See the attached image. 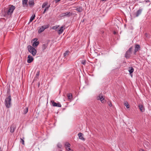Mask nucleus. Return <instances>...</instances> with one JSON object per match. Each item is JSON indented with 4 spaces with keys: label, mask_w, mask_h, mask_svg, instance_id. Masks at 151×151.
Returning a JSON list of instances; mask_svg holds the SVG:
<instances>
[{
    "label": "nucleus",
    "mask_w": 151,
    "mask_h": 151,
    "mask_svg": "<svg viewBox=\"0 0 151 151\" xmlns=\"http://www.w3.org/2000/svg\"><path fill=\"white\" fill-rule=\"evenodd\" d=\"M37 38H35L33 39V40L35 41H36L37 40Z\"/></svg>",
    "instance_id": "obj_41"
},
{
    "label": "nucleus",
    "mask_w": 151,
    "mask_h": 151,
    "mask_svg": "<svg viewBox=\"0 0 151 151\" xmlns=\"http://www.w3.org/2000/svg\"><path fill=\"white\" fill-rule=\"evenodd\" d=\"M28 60H27V62L28 63H30L32 62L34 60V58L31 55H28Z\"/></svg>",
    "instance_id": "obj_12"
},
{
    "label": "nucleus",
    "mask_w": 151,
    "mask_h": 151,
    "mask_svg": "<svg viewBox=\"0 0 151 151\" xmlns=\"http://www.w3.org/2000/svg\"><path fill=\"white\" fill-rule=\"evenodd\" d=\"M124 104L126 107L127 108H129V105L127 101H126L124 103Z\"/></svg>",
    "instance_id": "obj_24"
},
{
    "label": "nucleus",
    "mask_w": 151,
    "mask_h": 151,
    "mask_svg": "<svg viewBox=\"0 0 151 151\" xmlns=\"http://www.w3.org/2000/svg\"><path fill=\"white\" fill-rule=\"evenodd\" d=\"M75 10H76V11H78L79 12H80L83 10V9H82V7L81 6H79L76 8L75 9Z\"/></svg>",
    "instance_id": "obj_21"
},
{
    "label": "nucleus",
    "mask_w": 151,
    "mask_h": 151,
    "mask_svg": "<svg viewBox=\"0 0 151 151\" xmlns=\"http://www.w3.org/2000/svg\"><path fill=\"white\" fill-rule=\"evenodd\" d=\"M40 71H38L37 72L36 75L37 77H38L39 76V75H40Z\"/></svg>",
    "instance_id": "obj_35"
},
{
    "label": "nucleus",
    "mask_w": 151,
    "mask_h": 151,
    "mask_svg": "<svg viewBox=\"0 0 151 151\" xmlns=\"http://www.w3.org/2000/svg\"><path fill=\"white\" fill-rule=\"evenodd\" d=\"M28 50L29 52L32 54L33 56H35L37 53V50L35 48L30 45L27 46Z\"/></svg>",
    "instance_id": "obj_3"
},
{
    "label": "nucleus",
    "mask_w": 151,
    "mask_h": 151,
    "mask_svg": "<svg viewBox=\"0 0 151 151\" xmlns=\"http://www.w3.org/2000/svg\"><path fill=\"white\" fill-rule=\"evenodd\" d=\"M28 0H22V6L24 7H28V4H27Z\"/></svg>",
    "instance_id": "obj_13"
},
{
    "label": "nucleus",
    "mask_w": 151,
    "mask_h": 151,
    "mask_svg": "<svg viewBox=\"0 0 151 151\" xmlns=\"http://www.w3.org/2000/svg\"><path fill=\"white\" fill-rule=\"evenodd\" d=\"M142 10V9H138L137 12L134 14V17H138L141 13Z\"/></svg>",
    "instance_id": "obj_9"
},
{
    "label": "nucleus",
    "mask_w": 151,
    "mask_h": 151,
    "mask_svg": "<svg viewBox=\"0 0 151 151\" xmlns=\"http://www.w3.org/2000/svg\"><path fill=\"white\" fill-rule=\"evenodd\" d=\"M106 0H101V1H106Z\"/></svg>",
    "instance_id": "obj_45"
},
{
    "label": "nucleus",
    "mask_w": 151,
    "mask_h": 151,
    "mask_svg": "<svg viewBox=\"0 0 151 151\" xmlns=\"http://www.w3.org/2000/svg\"><path fill=\"white\" fill-rule=\"evenodd\" d=\"M50 7V5H49V6H47V7H48V9H49V8Z\"/></svg>",
    "instance_id": "obj_43"
},
{
    "label": "nucleus",
    "mask_w": 151,
    "mask_h": 151,
    "mask_svg": "<svg viewBox=\"0 0 151 151\" xmlns=\"http://www.w3.org/2000/svg\"><path fill=\"white\" fill-rule=\"evenodd\" d=\"M66 149L67 150H68V151H73L72 150H71L70 147H68V148L67 147V148Z\"/></svg>",
    "instance_id": "obj_36"
},
{
    "label": "nucleus",
    "mask_w": 151,
    "mask_h": 151,
    "mask_svg": "<svg viewBox=\"0 0 151 151\" xmlns=\"http://www.w3.org/2000/svg\"><path fill=\"white\" fill-rule=\"evenodd\" d=\"M102 94H101L97 97V99L98 100H100L102 103H104L105 101L104 97L102 95H101Z\"/></svg>",
    "instance_id": "obj_8"
},
{
    "label": "nucleus",
    "mask_w": 151,
    "mask_h": 151,
    "mask_svg": "<svg viewBox=\"0 0 151 151\" xmlns=\"http://www.w3.org/2000/svg\"><path fill=\"white\" fill-rule=\"evenodd\" d=\"M51 102L53 106H56L59 107H61V105L60 103H56L53 100H51Z\"/></svg>",
    "instance_id": "obj_7"
},
{
    "label": "nucleus",
    "mask_w": 151,
    "mask_h": 151,
    "mask_svg": "<svg viewBox=\"0 0 151 151\" xmlns=\"http://www.w3.org/2000/svg\"><path fill=\"white\" fill-rule=\"evenodd\" d=\"M65 13V16L69 17L73 15V13L70 12H67Z\"/></svg>",
    "instance_id": "obj_18"
},
{
    "label": "nucleus",
    "mask_w": 151,
    "mask_h": 151,
    "mask_svg": "<svg viewBox=\"0 0 151 151\" xmlns=\"http://www.w3.org/2000/svg\"><path fill=\"white\" fill-rule=\"evenodd\" d=\"M78 135L79 137V138L80 139H81L83 141L85 140V139L83 137V134L82 133L80 132L78 134Z\"/></svg>",
    "instance_id": "obj_17"
},
{
    "label": "nucleus",
    "mask_w": 151,
    "mask_h": 151,
    "mask_svg": "<svg viewBox=\"0 0 151 151\" xmlns=\"http://www.w3.org/2000/svg\"><path fill=\"white\" fill-rule=\"evenodd\" d=\"M28 4L31 8H32L34 6L35 3L34 1L33 0H29L28 1Z\"/></svg>",
    "instance_id": "obj_15"
},
{
    "label": "nucleus",
    "mask_w": 151,
    "mask_h": 151,
    "mask_svg": "<svg viewBox=\"0 0 151 151\" xmlns=\"http://www.w3.org/2000/svg\"><path fill=\"white\" fill-rule=\"evenodd\" d=\"M132 49L133 47L131 46L129 48L128 50L126 52L125 54V57L126 59H129L130 58Z\"/></svg>",
    "instance_id": "obj_4"
},
{
    "label": "nucleus",
    "mask_w": 151,
    "mask_h": 151,
    "mask_svg": "<svg viewBox=\"0 0 151 151\" xmlns=\"http://www.w3.org/2000/svg\"><path fill=\"white\" fill-rule=\"evenodd\" d=\"M11 96L10 94L7 98H6L5 101V104L6 107L7 108H9L10 107L11 105Z\"/></svg>",
    "instance_id": "obj_2"
},
{
    "label": "nucleus",
    "mask_w": 151,
    "mask_h": 151,
    "mask_svg": "<svg viewBox=\"0 0 151 151\" xmlns=\"http://www.w3.org/2000/svg\"><path fill=\"white\" fill-rule=\"evenodd\" d=\"M28 109L27 107H26L25 109H24V114H26L28 111Z\"/></svg>",
    "instance_id": "obj_25"
},
{
    "label": "nucleus",
    "mask_w": 151,
    "mask_h": 151,
    "mask_svg": "<svg viewBox=\"0 0 151 151\" xmlns=\"http://www.w3.org/2000/svg\"><path fill=\"white\" fill-rule=\"evenodd\" d=\"M9 89H8L7 91V93H9Z\"/></svg>",
    "instance_id": "obj_44"
},
{
    "label": "nucleus",
    "mask_w": 151,
    "mask_h": 151,
    "mask_svg": "<svg viewBox=\"0 0 151 151\" xmlns=\"http://www.w3.org/2000/svg\"><path fill=\"white\" fill-rule=\"evenodd\" d=\"M48 3L47 2H45L43 4L42 6V8H44L46 6H47V5Z\"/></svg>",
    "instance_id": "obj_26"
},
{
    "label": "nucleus",
    "mask_w": 151,
    "mask_h": 151,
    "mask_svg": "<svg viewBox=\"0 0 151 151\" xmlns=\"http://www.w3.org/2000/svg\"><path fill=\"white\" fill-rule=\"evenodd\" d=\"M48 46V42H46L45 43L43 44L42 46V51L44 52H45V50L47 48Z\"/></svg>",
    "instance_id": "obj_10"
},
{
    "label": "nucleus",
    "mask_w": 151,
    "mask_h": 151,
    "mask_svg": "<svg viewBox=\"0 0 151 151\" xmlns=\"http://www.w3.org/2000/svg\"><path fill=\"white\" fill-rule=\"evenodd\" d=\"M65 145L66 147H70V144L68 142L66 143Z\"/></svg>",
    "instance_id": "obj_28"
},
{
    "label": "nucleus",
    "mask_w": 151,
    "mask_h": 151,
    "mask_svg": "<svg viewBox=\"0 0 151 151\" xmlns=\"http://www.w3.org/2000/svg\"><path fill=\"white\" fill-rule=\"evenodd\" d=\"M60 17H63L65 16V13H62L60 15Z\"/></svg>",
    "instance_id": "obj_33"
},
{
    "label": "nucleus",
    "mask_w": 151,
    "mask_h": 151,
    "mask_svg": "<svg viewBox=\"0 0 151 151\" xmlns=\"http://www.w3.org/2000/svg\"><path fill=\"white\" fill-rule=\"evenodd\" d=\"M86 60H82V62H81V63L82 64L85 65L86 64Z\"/></svg>",
    "instance_id": "obj_30"
},
{
    "label": "nucleus",
    "mask_w": 151,
    "mask_h": 151,
    "mask_svg": "<svg viewBox=\"0 0 151 151\" xmlns=\"http://www.w3.org/2000/svg\"><path fill=\"white\" fill-rule=\"evenodd\" d=\"M24 139V137L23 138V139H22V138H20V142L23 145H24V139Z\"/></svg>",
    "instance_id": "obj_27"
},
{
    "label": "nucleus",
    "mask_w": 151,
    "mask_h": 151,
    "mask_svg": "<svg viewBox=\"0 0 151 151\" xmlns=\"http://www.w3.org/2000/svg\"><path fill=\"white\" fill-rule=\"evenodd\" d=\"M48 10V7H46L45 9H44V10L43 13V14H44L45 13V12L47 11Z\"/></svg>",
    "instance_id": "obj_32"
},
{
    "label": "nucleus",
    "mask_w": 151,
    "mask_h": 151,
    "mask_svg": "<svg viewBox=\"0 0 151 151\" xmlns=\"http://www.w3.org/2000/svg\"><path fill=\"white\" fill-rule=\"evenodd\" d=\"M139 108L141 112H143L145 111V109L143 105L141 104H139L138 105Z\"/></svg>",
    "instance_id": "obj_14"
},
{
    "label": "nucleus",
    "mask_w": 151,
    "mask_h": 151,
    "mask_svg": "<svg viewBox=\"0 0 151 151\" xmlns=\"http://www.w3.org/2000/svg\"><path fill=\"white\" fill-rule=\"evenodd\" d=\"M0 151H2V150H1V147H0Z\"/></svg>",
    "instance_id": "obj_46"
},
{
    "label": "nucleus",
    "mask_w": 151,
    "mask_h": 151,
    "mask_svg": "<svg viewBox=\"0 0 151 151\" xmlns=\"http://www.w3.org/2000/svg\"><path fill=\"white\" fill-rule=\"evenodd\" d=\"M60 151H62V150H60Z\"/></svg>",
    "instance_id": "obj_49"
},
{
    "label": "nucleus",
    "mask_w": 151,
    "mask_h": 151,
    "mask_svg": "<svg viewBox=\"0 0 151 151\" xmlns=\"http://www.w3.org/2000/svg\"><path fill=\"white\" fill-rule=\"evenodd\" d=\"M35 14H34V15L33 14L32 15V16L31 17L30 19L29 23L30 22H32L34 20V19L35 18Z\"/></svg>",
    "instance_id": "obj_23"
},
{
    "label": "nucleus",
    "mask_w": 151,
    "mask_h": 151,
    "mask_svg": "<svg viewBox=\"0 0 151 151\" xmlns=\"http://www.w3.org/2000/svg\"><path fill=\"white\" fill-rule=\"evenodd\" d=\"M39 85H40V83H39V84H38V86H39Z\"/></svg>",
    "instance_id": "obj_47"
},
{
    "label": "nucleus",
    "mask_w": 151,
    "mask_h": 151,
    "mask_svg": "<svg viewBox=\"0 0 151 151\" xmlns=\"http://www.w3.org/2000/svg\"><path fill=\"white\" fill-rule=\"evenodd\" d=\"M61 0H55L56 3H57L60 1Z\"/></svg>",
    "instance_id": "obj_38"
},
{
    "label": "nucleus",
    "mask_w": 151,
    "mask_h": 151,
    "mask_svg": "<svg viewBox=\"0 0 151 151\" xmlns=\"http://www.w3.org/2000/svg\"><path fill=\"white\" fill-rule=\"evenodd\" d=\"M139 151H144V150L143 149H141L139 150Z\"/></svg>",
    "instance_id": "obj_42"
},
{
    "label": "nucleus",
    "mask_w": 151,
    "mask_h": 151,
    "mask_svg": "<svg viewBox=\"0 0 151 151\" xmlns=\"http://www.w3.org/2000/svg\"><path fill=\"white\" fill-rule=\"evenodd\" d=\"M39 44V41H35L32 44L33 47H37Z\"/></svg>",
    "instance_id": "obj_20"
},
{
    "label": "nucleus",
    "mask_w": 151,
    "mask_h": 151,
    "mask_svg": "<svg viewBox=\"0 0 151 151\" xmlns=\"http://www.w3.org/2000/svg\"><path fill=\"white\" fill-rule=\"evenodd\" d=\"M50 24H48L47 25H45L42 26L40 28L38 31V32L39 33H40L43 32L44 30L47 28H49L50 27Z\"/></svg>",
    "instance_id": "obj_5"
},
{
    "label": "nucleus",
    "mask_w": 151,
    "mask_h": 151,
    "mask_svg": "<svg viewBox=\"0 0 151 151\" xmlns=\"http://www.w3.org/2000/svg\"><path fill=\"white\" fill-rule=\"evenodd\" d=\"M141 47L138 44L135 45V49L134 52V55H136L137 52L140 50Z\"/></svg>",
    "instance_id": "obj_6"
},
{
    "label": "nucleus",
    "mask_w": 151,
    "mask_h": 151,
    "mask_svg": "<svg viewBox=\"0 0 151 151\" xmlns=\"http://www.w3.org/2000/svg\"><path fill=\"white\" fill-rule=\"evenodd\" d=\"M57 146L59 148H61L62 147V145L61 144H58V145H57Z\"/></svg>",
    "instance_id": "obj_34"
},
{
    "label": "nucleus",
    "mask_w": 151,
    "mask_h": 151,
    "mask_svg": "<svg viewBox=\"0 0 151 151\" xmlns=\"http://www.w3.org/2000/svg\"><path fill=\"white\" fill-rule=\"evenodd\" d=\"M68 51H66L65 53L64 54V57H65L67 55H68Z\"/></svg>",
    "instance_id": "obj_29"
},
{
    "label": "nucleus",
    "mask_w": 151,
    "mask_h": 151,
    "mask_svg": "<svg viewBox=\"0 0 151 151\" xmlns=\"http://www.w3.org/2000/svg\"><path fill=\"white\" fill-rule=\"evenodd\" d=\"M64 26H62L60 28V29L58 30V33L60 35L63 32V27H64Z\"/></svg>",
    "instance_id": "obj_19"
},
{
    "label": "nucleus",
    "mask_w": 151,
    "mask_h": 151,
    "mask_svg": "<svg viewBox=\"0 0 151 151\" xmlns=\"http://www.w3.org/2000/svg\"><path fill=\"white\" fill-rule=\"evenodd\" d=\"M67 97L69 100H71L73 98L72 94L71 93H69L67 94Z\"/></svg>",
    "instance_id": "obj_22"
},
{
    "label": "nucleus",
    "mask_w": 151,
    "mask_h": 151,
    "mask_svg": "<svg viewBox=\"0 0 151 151\" xmlns=\"http://www.w3.org/2000/svg\"><path fill=\"white\" fill-rule=\"evenodd\" d=\"M84 20H83V22H84Z\"/></svg>",
    "instance_id": "obj_48"
},
{
    "label": "nucleus",
    "mask_w": 151,
    "mask_h": 151,
    "mask_svg": "<svg viewBox=\"0 0 151 151\" xmlns=\"http://www.w3.org/2000/svg\"><path fill=\"white\" fill-rule=\"evenodd\" d=\"M145 1L146 2H150V1L149 0H145Z\"/></svg>",
    "instance_id": "obj_40"
},
{
    "label": "nucleus",
    "mask_w": 151,
    "mask_h": 151,
    "mask_svg": "<svg viewBox=\"0 0 151 151\" xmlns=\"http://www.w3.org/2000/svg\"><path fill=\"white\" fill-rule=\"evenodd\" d=\"M58 27L56 26H55L54 27H53V28L54 29H56L58 28Z\"/></svg>",
    "instance_id": "obj_37"
},
{
    "label": "nucleus",
    "mask_w": 151,
    "mask_h": 151,
    "mask_svg": "<svg viewBox=\"0 0 151 151\" xmlns=\"http://www.w3.org/2000/svg\"><path fill=\"white\" fill-rule=\"evenodd\" d=\"M15 9V6L12 5L7 11L5 13L4 17L7 18L8 17H10Z\"/></svg>",
    "instance_id": "obj_1"
},
{
    "label": "nucleus",
    "mask_w": 151,
    "mask_h": 151,
    "mask_svg": "<svg viewBox=\"0 0 151 151\" xmlns=\"http://www.w3.org/2000/svg\"><path fill=\"white\" fill-rule=\"evenodd\" d=\"M16 128V126L14 124H12L10 128V132L11 133H13Z\"/></svg>",
    "instance_id": "obj_11"
},
{
    "label": "nucleus",
    "mask_w": 151,
    "mask_h": 151,
    "mask_svg": "<svg viewBox=\"0 0 151 151\" xmlns=\"http://www.w3.org/2000/svg\"><path fill=\"white\" fill-rule=\"evenodd\" d=\"M134 70V69L132 67H129V74L132 77V74Z\"/></svg>",
    "instance_id": "obj_16"
},
{
    "label": "nucleus",
    "mask_w": 151,
    "mask_h": 151,
    "mask_svg": "<svg viewBox=\"0 0 151 151\" xmlns=\"http://www.w3.org/2000/svg\"><path fill=\"white\" fill-rule=\"evenodd\" d=\"M113 33L114 35H116L117 34V32L115 31L113 32Z\"/></svg>",
    "instance_id": "obj_39"
},
{
    "label": "nucleus",
    "mask_w": 151,
    "mask_h": 151,
    "mask_svg": "<svg viewBox=\"0 0 151 151\" xmlns=\"http://www.w3.org/2000/svg\"><path fill=\"white\" fill-rule=\"evenodd\" d=\"M108 105L110 107L112 106V104L111 101H110L108 102Z\"/></svg>",
    "instance_id": "obj_31"
}]
</instances>
